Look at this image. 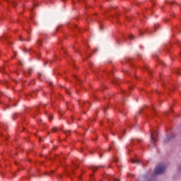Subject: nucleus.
Masks as SVG:
<instances>
[{
    "label": "nucleus",
    "mask_w": 181,
    "mask_h": 181,
    "mask_svg": "<svg viewBox=\"0 0 181 181\" xmlns=\"http://www.w3.org/2000/svg\"><path fill=\"white\" fill-rule=\"evenodd\" d=\"M52 131H53V132H56L57 131V128L53 127Z\"/></svg>",
    "instance_id": "7"
},
{
    "label": "nucleus",
    "mask_w": 181,
    "mask_h": 181,
    "mask_svg": "<svg viewBox=\"0 0 181 181\" xmlns=\"http://www.w3.org/2000/svg\"><path fill=\"white\" fill-rule=\"evenodd\" d=\"M13 6H15V5H16V3L13 2Z\"/></svg>",
    "instance_id": "14"
},
{
    "label": "nucleus",
    "mask_w": 181,
    "mask_h": 181,
    "mask_svg": "<svg viewBox=\"0 0 181 181\" xmlns=\"http://www.w3.org/2000/svg\"><path fill=\"white\" fill-rule=\"evenodd\" d=\"M160 64H165V63H163V62H160Z\"/></svg>",
    "instance_id": "18"
},
{
    "label": "nucleus",
    "mask_w": 181,
    "mask_h": 181,
    "mask_svg": "<svg viewBox=\"0 0 181 181\" xmlns=\"http://www.w3.org/2000/svg\"><path fill=\"white\" fill-rule=\"evenodd\" d=\"M81 107H82L83 110L87 109V107L90 105V103L88 102H82L81 103Z\"/></svg>",
    "instance_id": "3"
},
{
    "label": "nucleus",
    "mask_w": 181,
    "mask_h": 181,
    "mask_svg": "<svg viewBox=\"0 0 181 181\" xmlns=\"http://www.w3.org/2000/svg\"><path fill=\"white\" fill-rule=\"evenodd\" d=\"M129 39L132 40L134 39V35H129Z\"/></svg>",
    "instance_id": "8"
},
{
    "label": "nucleus",
    "mask_w": 181,
    "mask_h": 181,
    "mask_svg": "<svg viewBox=\"0 0 181 181\" xmlns=\"http://www.w3.org/2000/svg\"><path fill=\"white\" fill-rule=\"evenodd\" d=\"M166 170V166L163 164H159L154 170V175H162Z\"/></svg>",
    "instance_id": "1"
},
{
    "label": "nucleus",
    "mask_w": 181,
    "mask_h": 181,
    "mask_svg": "<svg viewBox=\"0 0 181 181\" xmlns=\"http://www.w3.org/2000/svg\"><path fill=\"white\" fill-rule=\"evenodd\" d=\"M20 40H21V42H23V39H22V38H20Z\"/></svg>",
    "instance_id": "16"
},
{
    "label": "nucleus",
    "mask_w": 181,
    "mask_h": 181,
    "mask_svg": "<svg viewBox=\"0 0 181 181\" xmlns=\"http://www.w3.org/2000/svg\"><path fill=\"white\" fill-rule=\"evenodd\" d=\"M47 175H49L50 176V175H52V173H47Z\"/></svg>",
    "instance_id": "19"
},
{
    "label": "nucleus",
    "mask_w": 181,
    "mask_h": 181,
    "mask_svg": "<svg viewBox=\"0 0 181 181\" xmlns=\"http://www.w3.org/2000/svg\"><path fill=\"white\" fill-rule=\"evenodd\" d=\"M37 45H42V40H38V41H37Z\"/></svg>",
    "instance_id": "9"
},
{
    "label": "nucleus",
    "mask_w": 181,
    "mask_h": 181,
    "mask_svg": "<svg viewBox=\"0 0 181 181\" xmlns=\"http://www.w3.org/2000/svg\"><path fill=\"white\" fill-rule=\"evenodd\" d=\"M113 83H115V81H114Z\"/></svg>",
    "instance_id": "21"
},
{
    "label": "nucleus",
    "mask_w": 181,
    "mask_h": 181,
    "mask_svg": "<svg viewBox=\"0 0 181 181\" xmlns=\"http://www.w3.org/2000/svg\"><path fill=\"white\" fill-rule=\"evenodd\" d=\"M74 165H75L76 168H78V165H77V164L74 163Z\"/></svg>",
    "instance_id": "15"
},
{
    "label": "nucleus",
    "mask_w": 181,
    "mask_h": 181,
    "mask_svg": "<svg viewBox=\"0 0 181 181\" xmlns=\"http://www.w3.org/2000/svg\"><path fill=\"white\" fill-rule=\"evenodd\" d=\"M100 158H103V154L100 153Z\"/></svg>",
    "instance_id": "17"
},
{
    "label": "nucleus",
    "mask_w": 181,
    "mask_h": 181,
    "mask_svg": "<svg viewBox=\"0 0 181 181\" xmlns=\"http://www.w3.org/2000/svg\"><path fill=\"white\" fill-rule=\"evenodd\" d=\"M47 63H50V61H49L48 62H45V64H47Z\"/></svg>",
    "instance_id": "20"
},
{
    "label": "nucleus",
    "mask_w": 181,
    "mask_h": 181,
    "mask_svg": "<svg viewBox=\"0 0 181 181\" xmlns=\"http://www.w3.org/2000/svg\"><path fill=\"white\" fill-rule=\"evenodd\" d=\"M106 177L108 180L119 181V180L115 178L112 175H107Z\"/></svg>",
    "instance_id": "4"
},
{
    "label": "nucleus",
    "mask_w": 181,
    "mask_h": 181,
    "mask_svg": "<svg viewBox=\"0 0 181 181\" xmlns=\"http://www.w3.org/2000/svg\"><path fill=\"white\" fill-rule=\"evenodd\" d=\"M132 163H139V160L138 159H132Z\"/></svg>",
    "instance_id": "6"
},
{
    "label": "nucleus",
    "mask_w": 181,
    "mask_h": 181,
    "mask_svg": "<svg viewBox=\"0 0 181 181\" xmlns=\"http://www.w3.org/2000/svg\"><path fill=\"white\" fill-rule=\"evenodd\" d=\"M25 40H26V42H30V38H28V39H27Z\"/></svg>",
    "instance_id": "13"
},
{
    "label": "nucleus",
    "mask_w": 181,
    "mask_h": 181,
    "mask_svg": "<svg viewBox=\"0 0 181 181\" xmlns=\"http://www.w3.org/2000/svg\"><path fill=\"white\" fill-rule=\"evenodd\" d=\"M170 139V137L167 138V139L164 141V142H168V141H169Z\"/></svg>",
    "instance_id": "10"
},
{
    "label": "nucleus",
    "mask_w": 181,
    "mask_h": 181,
    "mask_svg": "<svg viewBox=\"0 0 181 181\" xmlns=\"http://www.w3.org/2000/svg\"><path fill=\"white\" fill-rule=\"evenodd\" d=\"M99 168H104L103 165H100V166H92L90 168V169H92V170L94 172L95 170H97V169H98Z\"/></svg>",
    "instance_id": "5"
},
{
    "label": "nucleus",
    "mask_w": 181,
    "mask_h": 181,
    "mask_svg": "<svg viewBox=\"0 0 181 181\" xmlns=\"http://www.w3.org/2000/svg\"><path fill=\"white\" fill-rule=\"evenodd\" d=\"M52 118H53V116H49V121H52Z\"/></svg>",
    "instance_id": "12"
},
{
    "label": "nucleus",
    "mask_w": 181,
    "mask_h": 181,
    "mask_svg": "<svg viewBox=\"0 0 181 181\" xmlns=\"http://www.w3.org/2000/svg\"><path fill=\"white\" fill-rule=\"evenodd\" d=\"M66 94H70V90L69 89H66Z\"/></svg>",
    "instance_id": "11"
},
{
    "label": "nucleus",
    "mask_w": 181,
    "mask_h": 181,
    "mask_svg": "<svg viewBox=\"0 0 181 181\" xmlns=\"http://www.w3.org/2000/svg\"><path fill=\"white\" fill-rule=\"evenodd\" d=\"M39 76H42L41 74H39Z\"/></svg>",
    "instance_id": "22"
},
{
    "label": "nucleus",
    "mask_w": 181,
    "mask_h": 181,
    "mask_svg": "<svg viewBox=\"0 0 181 181\" xmlns=\"http://www.w3.org/2000/svg\"><path fill=\"white\" fill-rule=\"evenodd\" d=\"M158 136V132H155L153 133H151V144H155L156 141H158V139L156 137Z\"/></svg>",
    "instance_id": "2"
}]
</instances>
